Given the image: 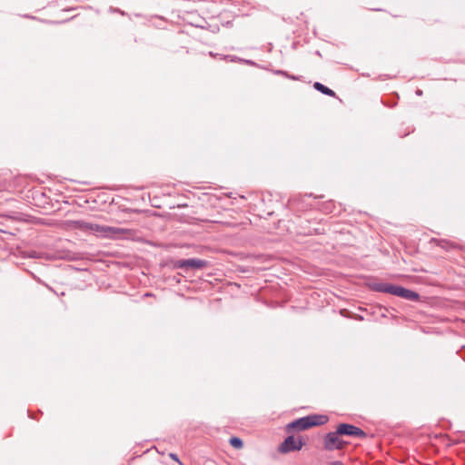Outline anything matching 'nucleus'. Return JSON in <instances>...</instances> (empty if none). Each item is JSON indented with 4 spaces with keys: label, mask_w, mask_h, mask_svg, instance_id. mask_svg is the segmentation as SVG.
<instances>
[{
    "label": "nucleus",
    "mask_w": 465,
    "mask_h": 465,
    "mask_svg": "<svg viewBox=\"0 0 465 465\" xmlns=\"http://www.w3.org/2000/svg\"><path fill=\"white\" fill-rule=\"evenodd\" d=\"M313 87L317 91H320L321 93H322L326 95H329L331 97H334L336 95V94L331 89L326 87L325 85H323L322 84H321L319 82L314 83Z\"/></svg>",
    "instance_id": "8"
},
{
    "label": "nucleus",
    "mask_w": 465,
    "mask_h": 465,
    "mask_svg": "<svg viewBox=\"0 0 465 465\" xmlns=\"http://www.w3.org/2000/svg\"><path fill=\"white\" fill-rule=\"evenodd\" d=\"M304 442L301 438H295L294 436L287 437L282 443L278 447V451L282 454H286L291 451H296L302 450Z\"/></svg>",
    "instance_id": "4"
},
{
    "label": "nucleus",
    "mask_w": 465,
    "mask_h": 465,
    "mask_svg": "<svg viewBox=\"0 0 465 465\" xmlns=\"http://www.w3.org/2000/svg\"><path fill=\"white\" fill-rule=\"evenodd\" d=\"M337 433L341 435H349L360 438L366 437V433L361 429L347 423H341L338 425Z\"/></svg>",
    "instance_id": "5"
},
{
    "label": "nucleus",
    "mask_w": 465,
    "mask_h": 465,
    "mask_svg": "<svg viewBox=\"0 0 465 465\" xmlns=\"http://www.w3.org/2000/svg\"><path fill=\"white\" fill-rule=\"evenodd\" d=\"M208 265L206 261L200 259H187L179 260L176 262L175 266L181 269H203Z\"/></svg>",
    "instance_id": "6"
},
{
    "label": "nucleus",
    "mask_w": 465,
    "mask_h": 465,
    "mask_svg": "<svg viewBox=\"0 0 465 465\" xmlns=\"http://www.w3.org/2000/svg\"><path fill=\"white\" fill-rule=\"evenodd\" d=\"M339 433H337V430L335 432H330L326 435L324 440V446L327 450H333V449H342L344 446V443L339 438Z\"/></svg>",
    "instance_id": "7"
},
{
    "label": "nucleus",
    "mask_w": 465,
    "mask_h": 465,
    "mask_svg": "<svg viewBox=\"0 0 465 465\" xmlns=\"http://www.w3.org/2000/svg\"><path fill=\"white\" fill-rule=\"evenodd\" d=\"M328 421V417L325 415H310L300 418L287 425V430H304L309 428L325 424Z\"/></svg>",
    "instance_id": "3"
},
{
    "label": "nucleus",
    "mask_w": 465,
    "mask_h": 465,
    "mask_svg": "<svg viewBox=\"0 0 465 465\" xmlns=\"http://www.w3.org/2000/svg\"><path fill=\"white\" fill-rule=\"evenodd\" d=\"M169 457L173 460L176 461L179 465H183V463L179 460L178 456L175 453H170Z\"/></svg>",
    "instance_id": "10"
},
{
    "label": "nucleus",
    "mask_w": 465,
    "mask_h": 465,
    "mask_svg": "<svg viewBox=\"0 0 465 465\" xmlns=\"http://www.w3.org/2000/svg\"><path fill=\"white\" fill-rule=\"evenodd\" d=\"M73 227L84 232H91L96 235L103 237L114 238L115 236L125 233L128 230L106 225H100L94 223H86L84 221H75Z\"/></svg>",
    "instance_id": "1"
},
{
    "label": "nucleus",
    "mask_w": 465,
    "mask_h": 465,
    "mask_svg": "<svg viewBox=\"0 0 465 465\" xmlns=\"http://www.w3.org/2000/svg\"><path fill=\"white\" fill-rule=\"evenodd\" d=\"M372 289L377 292L391 293L392 295L409 300V301H418L420 295L409 289H406L401 286L393 285L390 283L378 282L372 285Z\"/></svg>",
    "instance_id": "2"
},
{
    "label": "nucleus",
    "mask_w": 465,
    "mask_h": 465,
    "mask_svg": "<svg viewBox=\"0 0 465 465\" xmlns=\"http://www.w3.org/2000/svg\"><path fill=\"white\" fill-rule=\"evenodd\" d=\"M230 444L234 449H242L243 446V442L240 438L232 437L230 439Z\"/></svg>",
    "instance_id": "9"
},
{
    "label": "nucleus",
    "mask_w": 465,
    "mask_h": 465,
    "mask_svg": "<svg viewBox=\"0 0 465 465\" xmlns=\"http://www.w3.org/2000/svg\"><path fill=\"white\" fill-rule=\"evenodd\" d=\"M329 465H343V463L341 462V461L336 460V461L331 462Z\"/></svg>",
    "instance_id": "11"
}]
</instances>
